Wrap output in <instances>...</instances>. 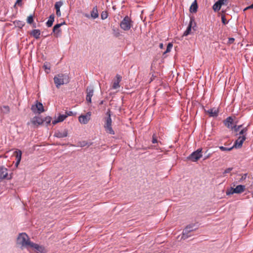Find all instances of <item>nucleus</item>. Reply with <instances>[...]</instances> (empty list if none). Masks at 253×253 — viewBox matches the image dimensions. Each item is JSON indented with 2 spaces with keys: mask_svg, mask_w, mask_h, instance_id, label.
<instances>
[{
  "mask_svg": "<svg viewBox=\"0 0 253 253\" xmlns=\"http://www.w3.org/2000/svg\"><path fill=\"white\" fill-rule=\"evenodd\" d=\"M17 244L21 246V248H25L29 250V246L31 243L30 238L26 233H19L17 238Z\"/></svg>",
  "mask_w": 253,
  "mask_h": 253,
  "instance_id": "obj_1",
  "label": "nucleus"
},
{
  "mask_svg": "<svg viewBox=\"0 0 253 253\" xmlns=\"http://www.w3.org/2000/svg\"><path fill=\"white\" fill-rule=\"evenodd\" d=\"M53 80L57 88H59L61 85L68 84L70 81L69 76L66 74H58L54 76Z\"/></svg>",
  "mask_w": 253,
  "mask_h": 253,
  "instance_id": "obj_2",
  "label": "nucleus"
},
{
  "mask_svg": "<svg viewBox=\"0 0 253 253\" xmlns=\"http://www.w3.org/2000/svg\"><path fill=\"white\" fill-rule=\"evenodd\" d=\"M108 116L105 118V124L104 127L106 132L107 133L114 135L115 134V131L112 127V119L111 115L109 113H107Z\"/></svg>",
  "mask_w": 253,
  "mask_h": 253,
  "instance_id": "obj_3",
  "label": "nucleus"
},
{
  "mask_svg": "<svg viewBox=\"0 0 253 253\" xmlns=\"http://www.w3.org/2000/svg\"><path fill=\"white\" fill-rule=\"evenodd\" d=\"M132 23L130 18L126 16L120 23V27L124 31H128L132 27Z\"/></svg>",
  "mask_w": 253,
  "mask_h": 253,
  "instance_id": "obj_4",
  "label": "nucleus"
},
{
  "mask_svg": "<svg viewBox=\"0 0 253 253\" xmlns=\"http://www.w3.org/2000/svg\"><path fill=\"white\" fill-rule=\"evenodd\" d=\"M195 224H192L187 225L183 230L182 235L181 236V239L185 240L191 235L189 234L190 232L194 231L196 228H195Z\"/></svg>",
  "mask_w": 253,
  "mask_h": 253,
  "instance_id": "obj_5",
  "label": "nucleus"
},
{
  "mask_svg": "<svg viewBox=\"0 0 253 253\" xmlns=\"http://www.w3.org/2000/svg\"><path fill=\"white\" fill-rule=\"evenodd\" d=\"M202 149L199 148L197 150L192 152L188 157L187 159L191 160L192 162H197L202 157Z\"/></svg>",
  "mask_w": 253,
  "mask_h": 253,
  "instance_id": "obj_6",
  "label": "nucleus"
},
{
  "mask_svg": "<svg viewBox=\"0 0 253 253\" xmlns=\"http://www.w3.org/2000/svg\"><path fill=\"white\" fill-rule=\"evenodd\" d=\"M31 110L35 114H41L44 111L42 104L38 101H36L35 104L31 106Z\"/></svg>",
  "mask_w": 253,
  "mask_h": 253,
  "instance_id": "obj_7",
  "label": "nucleus"
},
{
  "mask_svg": "<svg viewBox=\"0 0 253 253\" xmlns=\"http://www.w3.org/2000/svg\"><path fill=\"white\" fill-rule=\"evenodd\" d=\"M31 249L34 250L37 253H45V249L44 246L34 243L32 242H31L29 246V249Z\"/></svg>",
  "mask_w": 253,
  "mask_h": 253,
  "instance_id": "obj_8",
  "label": "nucleus"
},
{
  "mask_svg": "<svg viewBox=\"0 0 253 253\" xmlns=\"http://www.w3.org/2000/svg\"><path fill=\"white\" fill-rule=\"evenodd\" d=\"M43 124L42 119L39 116H35L32 118L30 122L27 123L28 125L32 124L34 126H38Z\"/></svg>",
  "mask_w": 253,
  "mask_h": 253,
  "instance_id": "obj_9",
  "label": "nucleus"
},
{
  "mask_svg": "<svg viewBox=\"0 0 253 253\" xmlns=\"http://www.w3.org/2000/svg\"><path fill=\"white\" fill-rule=\"evenodd\" d=\"M86 100L88 103L91 102V97L93 95L94 88L92 85L88 86L86 88Z\"/></svg>",
  "mask_w": 253,
  "mask_h": 253,
  "instance_id": "obj_10",
  "label": "nucleus"
},
{
  "mask_svg": "<svg viewBox=\"0 0 253 253\" xmlns=\"http://www.w3.org/2000/svg\"><path fill=\"white\" fill-rule=\"evenodd\" d=\"M91 112H88L85 115H82L79 117V121L82 124H86L90 119Z\"/></svg>",
  "mask_w": 253,
  "mask_h": 253,
  "instance_id": "obj_11",
  "label": "nucleus"
},
{
  "mask_svg": "<svg viewBox=\"0 0 253 253\" xmlns=\"http://www.w3.org/2000/svg\"><path fill=\"white\" fill-rule=\"evenodd\" d=\"M83 15L87 18H89L90 17L92 18L93 19H96L98 17L99 14L98 11L97 9V6H95L93 7L92 10H91L90 12V15H89L87 13H84Z\"/></svg>",
  "mask_w": 253,
  "mask_h": 253,
  "instance_id": "obj_12",
  "label": "nucleus"
},
{
  "mask_svg": "<svg viewBox=\"0 0 253 253\" xmlns=\"http://www.w3.org/2000/svg\"><path fill=\"white\" fill-rule=\"evenodd\" d=\"M246 137L245 135L239 136L234 143L233 148H240L242 146L244 141L246 140Z\"/></svg>",
  "mask_w": 253,
  "mask_h": 253,
  "instance_id": "obj_13",
  "label": "nucleus"
},
{
  "mask_svg": "<svg viewBox=\"0 0 253 253\" xmlns=\"http://www.w3.org/2000/svg\"><path fill=\"white\" fill-rule=\"evenodd\" d=\"M68 131L64 129L63 131L57 130L55 131L54 136L58 138L66 137L68 136Z\"/></svg>",
  "mask_w": 253,
  "mask_h": 253,
  "instance_id": "obj_14",
  "label": "nucleus"
},
{
  "mask_svg": "<svg viewBox=\"0 0 253 253\" xmlns=\"http://www.w3.org/2000/svg\"><path fill=\"white\" fill-rule=\"evenodd\" d=\"M64 24H65V21L59 24H57L53 27V32L54 33L56 37H58L61 35V30L60 29V28L61 26Z\"/></svg>",
  "mask_w": 253,
  "mask_h": 253,
  "instance_id": "obj_15",
  "label": "nucleus"
},
{
  "mask_svg": "<svg viewBox=\"0 0 253 253\" xmlns=\"http://www.w3.org/2000/svg\"><path fill=\"white\" fill-rule=\"evenodd\" d=\"M8 169L4 166L0 167V180L5 178H7L8 176Z\"/></svg>",
  "mask_w": 253,
  "mask_h": 253,
  "instance_id": "obj_16",
  "label": "nucleus"
},
{
  "mask_svg": "<svg viewBox=\"0 0 253 253\" xmlns=\"http://www.w3.org/2000/svg\"><path fill=\"white\" fill-rule=\"evenodd\" d=\"M193 25H194L195 26L196 24L193 19H190V21L188 26L187 28V29L183 33V36H187L189 34H190V33L191 31L192 27Z\"/></svg>",
  "mask_w": 253,
  "mask_h": 253,
  "instance_id": "obj_17",
  "label": "nucleus"
},
{
  "mask_svg": "<svg viewBox=\"0 0 253 253\" xmlns=\"http://www.w3.org/2000/svg\"><path fill=\"white\" fill-rule=\"evenodd\" d=\"M116 78V80L114 81L112 85V88L114 89H116L120 87V86L119 84L121 81L122 78L120 75L117 74Z\"/></svg>",
  "mask_w": 253,
  "mask_h": 253,
  "instance_id": "obj_18",
  "label": "nucleus"
},
{
  "mask_svg": "<svg viewBox=\"0 0 253 253\" xmlns=\"http://www.w3.org/2000/svg\"><path fill=\"white\" fill-rule=\"evenodd\" d=\"M14 153L16 154L15 157L16 159L15 165L16 167H18L21 160L22 151L20 150H17L14 152Z\"/></svg>",
  "mask_w": 253,
  "mask_h": 253,
  "instance_id": "obj_19",
  "label": "nucleus"
},
{
  "mask_svg": "<svg viewBox=\"0 0 253 253\" xmlns=\"http://www.w3.org/2000/svg\"><path fill=\"white\" fill-rule=\"evenodd\" d=\"M206 112H207L209 114L210 117H217L218 116V110L214 108L210 109L208 110V111H206Z\"/></svg>",
  "mask_w": 253,
  "mask_h": 253,
  "instance_id": "obj_20",
  "label": "nucleus"
},
{
  "mask_svg": "<svg viewBox=\"0 0 253 253\" xmlns=\"http://www.w3.org/2000/svg\"><path fill=\"white\" fill-rule=\"evenodd\" d=\"M246 187L244 185H237L234 189L233 192L236 194H240L243 192L245 190Z\"/></svg>",
  "mask_w": 253,
  "mask_h": 253,
  "instance_id": "obj_21",
  "label": "nucleus"
},
{
  "mask_svg": "<svg viewBox=\"0 0 253 253\" xmlns=\"http://www.w3.org/2000/svg\"><path fill=\"white\" fill-rule=\"evenodd\" d=\"M198 4L196 0H195L191 5L189 11L191 13H196L197 11Z\"/></svg>",
  "mask_w": 253,
  "mask_h": 253,
  "instance_id": "obj_22",
  "label": "nucleus"
},
{
  "mask_svg": "<svg viewBox=\"0 0 253 253\" xmlns=\"http://www.w3.org/2000/svg\"><path fill=\"white\" fill-rule=\"evenodd\" d=\"M30 34L36 39H39L41 35V31L39 29H34L31 32Z\"/></svg>",
  "mask_w": 253,
  "mask_h": 253,
  "instance_id": "obj_23",
  "label": "nucleus"
},
{
  "mask_svg": "<svg viewBox=\"0 0 253 253\" xmlns=\"http://www.w3.org/2000/svg\"><path fill=\"white\" fill-rule=\"evenodd\" d=\"M54 17L55 16L54 14H52L49 16V19L46 23L47 27H50L52 26L53 23L54 21Z\"/></svg>",
  "mask_w": 253,
  "mask_h": 253,
  "instance_id": "obj_24",
  "label": "nucleus"
},
{
  "mask_svg": "<svg viewBox=\"0 0 253 253\" xmlns=\"http://www.w3.org/2000/svg\"><path fill=\"white\" fill-rule=\"evenodd\" d=\"M233 123V119L231 117H228L226 118L224 122V125L230 128L231 126H233L232 124Z\"/></svg>",
  "mask_w": 253,
  "mask_h": 253,
  "instance_id": "obj_25",
  "label": "nucleus"
},
{
  "mask_svg": "<svg viewBox=\"0 0 253 253\" xmlns=\"http://www.w3.org/2000/svg\"><path fill=\"white\" fill-rule=\"evenodd\" d=\"M13 24L15 27L22 28L25 25V22L20 20H15L13 22Z\"/></svg>",
  "mask_w": 253,
  "mask_h": 253,
  "instance_id": "obj_26",
  "label": "nucleus"
},
{
  "mask_svg": "<svg viewBox=\"0 0 253 253\" xmlns=\"http://www.w3.org/2000/svg\"><path fill=\"white\" fill-rule=\"evenodd\" d=\"M221 4L219 3V2H216L213 5L212 8L215 11H218L221 8Z\"/></svg>",
  "mask_w": 253,
  "mask_h": 253,
  "instance_id": "obj_27",
  "label": "nucleus"
},
{
  "mask_svg": "<svg viewBox=\"0 0 253 253\" xmlns=\"http://www.w3.org/2000/svg\"><path fill=\"white\" fill-rule=\"evenodd\" d=\"M247 131H248V127H245L243 128L242 129H241L239 133L238 134H237V135H239V136H242L243 135H245V136H246Z\"/></svg>",
  "mask_w": 253,
  "mask_h": 253,
  "instance_id": "obj_28",
  "label": "nucleus"
},
{
  "mask_svg": "<svg viewBox=\"0 0 253 253\" xmlns=\"http://www.w3.org/2000/svg\"><path fill=\"white\" fill-rule=\"evenodd\" d=\"M43 120V124L44 123H45L46 125H48L49 124H50L51 118L50 117H46L44 119H42Z\"/></svg>",
  "mask_w": 253,
  "mask_h": 253,
  "instance_id": "obj_29",
  "label": "nucleus"
},
{
  "mask_svg": "<svg viewBox=\"0 0 253 253\" xmlns=\"http://www.w3.org/2000/svg\"><path fill=\"white\" fill-rule=\"evenodd\" d=\"M33 22H34V16L33 15L31 14L27 17V22L28 24H31L33 23Z\"/></svg>",
  "mask_w": 253,
  "mask_h": 253,
  "instance_id": "obj_30",
  "label": "nucleus"
},
{
  "mask_svg": "<svg viewBox=\"0 0 253 253\" xmlns=\"http://www.w3.org/2000/svg\"><path fill=\"white\" fill-rule=\"evenodd\" d=\"M219 148L222 151H229L232 150L233 147L232 146L230 148L225 147L224 146H219Z\"/></svg>",
  "mask_w": 253,
  "mask_h": 253,
  "instance_id": "obj_31",
  "label": "nucleus"
},
{
  "mask_svg": "<svg viewBox=\"0 0 253 253\" xmlns=\"http://www.w3.org/2000/svg\"><path fill=\"white\" fill-rule=\"evenodd\" d=\"M242 126H243L242 125H239V126L234 125L233 126H231V128L233 129L234 131L238 132L239 130V129L240 128H241L242 127Z\"/></svg>",
  "mask_w": 253,
  "mask_h": 253,
  "instance_id": "obj_32",
  "label": "nucleus"
},
{
  "mask_svg": "<svg viewBox=\"0 0 253 253\" xmlns=\"http://www.w3.org/2000/svg\"><path fill=\"white\" fill-rule=\"evenodd\" d=\"M172 44L171 43H169L168 45H167V49L164 52V54H166V53H168V52H169V51H170L172 47Z\"/></svg>",
  "mask_w": 253,
  "mask_h": 253,
  "instance_id": "obj_33",
  "label": "nucleus"
},
{
  "mask_svg": "<svg viewBox=\"0 0 253 253\" xmlns=\"http://www.w3.org/2000/svg\"><path fill=\"white\" fill-rule=\"evenodd\" d=\"M67 118L66 114L59 115L57 118L58 119L60 122H63Z\"/></svg>",
  "mask_w": 253,
  "mask_h": 253,
  "instance_id": "obj_34",
  "label": "nucleus"
},
{
  "mask_svg": "<svg viewBox=\"0 0 253 253\" xmlns=\"http://www.w3.org/2000/svg\"><path fill=\"white\" fill-rule=\"evenodd\" d=\"M63 2L62 1L56 2L55 4V8L56 10L60 9V7L62 5Z\"/></svg>",
  "mask_w": 253,
  "mask_h": 253,
  "instance_id": "obj_35",
  "label": "nucleus"
},
{
  "mask_svg": "<svg viewBox=\"0 0 253 253\" xmlns=\"http://www.w3.org/2000/svg\"><path fill=\"white\" fill-rule=\"evenodd\" d=\"M152 142L154 144L157 143L158 142L157 140V136L156 133H154L153 134Z\"/></svg>",
  "mask_w": 253,
  "mask_h": 253,
  "instance_id": "obj_36",
  "label": "nucleus"
},
{
  "mask_svg": "<svg viewBox=\"0 0 253 253\" xmlns=\"http://www.w3.org/2000/svg\"><path fill=\"white\" fill-rule=\"evenodd\" d=\"M2 111L4 113H8L9 112V108L7 106H4L2 108Z\"/></svg>",
  "mask_w": 253,
  "mask_h": 253,
  "instance_id": "obj_37",
  "label": "nucleus"
},
{
  "mask_svg": "<svg viewBox=\"0 0 253 253\" xmlns=\"http://www.w3.org/2000/svg\"><path fill=\"white\" fill-rule=\"evenodd\" d=\"M76 113L73 112V111H66L65 112L66 115H67V117L68 116H72L76 115Z\"/></svg>",
  "mask_w": 253,
  "mask_h": 253,
  "instance_id": "obj_38",
  "label": "nucleus"
},
{
  "mask_svg": "<svg viewBox=\"0 0 253 253\" xmlns=\"http://www.w3.org/2000/svg\"><path fill=\"white\" fill-rule=\"evenodd\" d=\"M234 189V188L231 187V188L230 189V190H227V191H226V194H227V195H229L233 194H234V193H236V192H233Z\"/></svg>",
  "mask_w": 253,
  "mask_h": 253,
  "instance_id": "obj_39",
  "label": "nucleus"
},
{
  "mask_svg": "<svg viewBox=\"0 0 253 253\" xmlns=\"http://www.w3.org/2000/svg\"><path fill=\"white\" fill-rule=\"evenodd\" d=\"M221 21H222V23L224 25L227 24V23H228L224 15L221 16Z\"/></svg>",
  "mask_w": 253,
  "mask_h": 253,
  "instance_id": "obj_40",
  "label": "nucleus"
},
{
  "mask_svg": "<svg viewBox=\"0 0 253 253\" xmlns=\"http://www.w3.org/2000/svg\"><path fill=\"white\" fill-rule=\"evenodd\" d=\"M101 19L103 20L106 19L107 17V14L106 12H103L101 13Z\"/></svg>",
  "mask_w": 253,
  "mask_h": 253,
  "instance_id": "obj_41",
  "label": "nucleus"
},
{
  "mask_svg": "<svg viewBox=\"0 0 253 253\" xmlns=\"http://www.w3.org/2000/svg\"><path fill=\"white\" fill-rule=\"evenodd\" d=\"M43 67L44 68L45 70H50V66H48V64L47 63H45L43 65Z\"/></svg>",
  "mask_w": 253,
  "mask_h": 253,
  "instance_id": "obj_42",
  "label": "nucleus"
},
{
  "mask_svg": "<svg viewBox=\"0 0 253 253\" xmlns=\"http://www.w3.org/2000/svg\"><path fill=\"white\" fill-rule=\"evenodd\" d=\"M17 4L19 6H22V0H17L15 3V6Z\"/></svg>",
  "mask_w": 253,
  "mask_h": 253,
  "instance_id": "obj_43",
  "label": "nucleus"
},
{
  "mask_svg": "<svg viewBox=\"0 0 253 253\" xmlns=\"http://www.w3.org/2000/svg\"><path fill=\"white\" fill-rule=\"evenodd\" d=\"M232 169H233L232 168H229L226 169L223 172V174H226V173L230 172L232 170Z\"/></svg>",
  "mask_w": 253,
  "mask_h": 253,
  "instance_id": "obj_44",
  "label": "nucleus"
},
{
  "mask_svg": "<svg viewBox=\"0 0 253 253\" xmlns=\"http://www.w3.org/2000/svg\"><path fill=\"white\" fill-rule=\"evenodd\" d=\"M211 153H209L208 154H206L204 156V159H203V160H206L207 159H208V158H209L210 157H211Z\"/></svg>",
  "mask_w": 253,
  "mask_h": 253,
  "instance_id": "obj_45",
  "label": "nucleus"
},
{
  "mask_svg": "<svg viewBox=\"0 0 253 253\" xmlns=\"http://www.w3.org/2000/svg\"><path fill=\"white\" fill-rule=\"evenodd\" d=\"M247 173H245V174H244L242 176L241 178H240V181H242V180H245V179L246 178V177H247Z\"/></svg>",
  "mask_w": 253,
  "mask_h": 253,
  "instance_id": "obj_46",
  "label": "nucleus"
},
{
  "mask_svg": "<svg viewBox=\"0 0 253 253\" xmlns=\"http://www.w3.org/2000/svg\"><path fill=\"white\" fill-rule=\"evenodd\" d=\"M234 41H235V39L233 38H229L228 43L230 44L232 43Z\"/></svg>",
  "mask_w": 253,
  "mask_h": 253,
  "instance_id": "obj_47",
  "label": "nucleus"
},
{
  "mask_svg": "<svg viewBox=\"0 0 253 253\" xmlns=\"http://www.w3.org/2000/svg\"><path fill=\"white\" fill-rule=\"evenodd\" d=\"M59 122H60V121H59L58 119L57 118L52 121V124L53 125H55Z\"/></svg>",
  "mask_w": 253,
  "mask_h": 253,
  "instance_id": "obj_48",
  "label": "nucleus"
},
{
  "mask_svg": "<svg viewBox=\"0 0 253 253\" xmlns=\"http://www.w3.org/2000/svg\"><path fill=\"white\" fill-rule=\"evenodd\" d=\"M227 1V0H218L217 1L219 2V3L221 4V6L224 4V2Z\"/></svg>",
  "mask_w": 253,
  "mask_h": 253,
  "instance_id": "obj_49",
  "label": "nucleus"
},
{
  "mask_svg": "<svg viewBox=\"0 0 253 253\" xmlns=\"http://www.w3.org/2000/svg\"><path fill=\"white\" fill-rule=\"evenodd\" d=\"M61 14L60 9L56 10V15H57V16L60 17L61 16Z\"/></svg>",
  "mask_w": 253,
  "mask_h": 253,
  "instance_id": "obj_50",
  "label": "nucleus"
},
{
  "mask_svg": "<svg viewBox=\"0 0 253 253\" xmlns=\"http://www.w3.org/2000/svg\"><path fill=\"white\" fill-rule=\"evenodd\" d=\"M250 8H253V4H251V5H250L248 7H247V8H246L245 9V10H246V9H250Z\"/></svg>",
  "mask_w": 253,
  "mask_h": 253,
  "instance_id": "obj_51",
  "label": "nucleus"
},
{
  "mask_svg": "<svg viewBox=\"0 0 253 253\" xmlns=\"http://www.w3.org/2000/svg\"><path fill=\"white\" fill-rule=\"evenodd\" d=\"M159 47L160 48H163V44L162 43H161L159 45Z\"/></svg>",
  "mask_w": 253,
  "mask_h": 253,
  "instance_id": "obj_52",
  "label": "nucleus"
},
{
  "mask_svg": "<svg viewBox=\"0 0 253 253\" xmlns=\"http://www.w3.org/2000/svg\"><path fill=\"white\" fill-rule=\"evenodd\" d=\"M103 102H104V101H103V100L101 101H100V102L99 103V104H100V105H102V104H103Z\"/></svg>",
  "mask_w": 253,
  "mask_h": 253,
  "instance_id": "obj_53",
  "label": "nucleus"
},
{
  "mask_svg": "<svg viewBox=\"0 0 253 253\" xmlns=\"http://www.w3.org/2000/svg\"><path fill=\"white\" fill-rule=\"evenodd\" d=\"M33 27H36V24H34L33 25Z\"/></svg>",
  "mask_w": 253,
  "mask_h": 253,
  "instance_id": "obj_54",
  "label": "nucleus"
},
{
  "mask_svg": "<svg viewBox=\"0 0 253 253\" xmlns=\"http://www.w3.org/2000/svg\"><path fill=\"white\" fill-rule=\"evenodd\" d=\"M119 35H120V33H119V32H118V35H116V36H119Z\"/></svg>",
  "mask_w": 253,
  "mask_h": 253,
  "instance_id": "obj_55",
  "label": "nucleus"
},
{
  "mask_svg": "<svg viewBox=\"0 0 253 253\" xmlns=\"http://www.w3.org/2000/svg\"><path fill=\"white\" fill-rule=\"evenodd\" d=\"M192 27H193V29L194 30V31H196V29H194V26H193Z\"/></svg>",
  "mask_w": 253,
  "mask_h": 253,
  "instance_id": "obj_56",
  "label": "nucleus"
}]
</instances>
